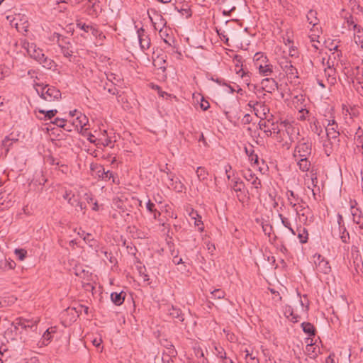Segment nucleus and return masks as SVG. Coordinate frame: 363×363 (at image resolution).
Instances as JSON below:
<instances>
[{
    "label": "nucleus",
    "mask_w": 363,
    "mask_h": 363,
    "mask_svg": "<svg viewBox=\"0 0 363 363\" xmlns=\"http://www.w3.org/2000/svg\"><path fill=\"white\" fill-rule=\"evenodd\" d=\"M56 327H50L48 328L42 336L40 343L42 345H48L52 339L53 334L56 333Z\"/></svg>",
    "instance_id": "nucleus-14"
},
{
    "label": "nucleus",
    "mask_w": 363,
    "mask_h": 363,
    "mask_svg": "<svg viewBox=\"0 0 363 363\" xmlns=\"http://www.w3.org/2000/svg\"><path fill=\"white\" fill-rule=\"evenodd\" d=\"M354 40L357 45H359L363 48V30L360 26L354 24Z\"/></svg>",
    "instance_id": "nucleus-16"
},
{
    "label": "nucleus",
    "mask_w": 363,
    "mask_h": 363,
    "mask_svg": "<svg viewBox=\"0 0 363 363\" xmlns=\"http://www.w3.org/2000/svg\"><path fill=\"white\" fill-rule=\"evenodd\" d=\"M196 216L198 217H195L192 215V218L195 220L194 225L199 227V230L203 231V226H200L202 225L201 218L199 216L198 214H196Z\"/></svg>",
    "instance_id": "nucleus-40"
},
{
    "label": "nucleus",
    "mask_w": 363,
    "mask_h": 363,
    "mask_svg": "<svg viewBox=\"0 0 363 363\" xmlns=\"http://www.w3.org/2000/svg\"><path fill=\"white\" fill-rule=\"evenodd\" d=\"M358 252H359V250H358V247L353 245L352 247V257L355 259H357V257H358Z\"/></svg>",
    "instance_id": "nucleus-52"
},
{
    "label": "nucleus",
    "mask_w": 363,
    "mask_h": 363,
    "mask_svg": "<svg viewBox=\"0 0 363 363\" xmlns=\"http://www.w3.org/2000/svg\"><path fill=\"white\" fill-rule=\"evenodd\" d=\"M286 194L288 197L289 196L290 198H293L295 201H297L298 205H300L301 203H304L303 199H301L297 194H295L293 191H288Z\"/></svg>",
    "instance_id": "nucleus-36"
},
{
    "label": "nucleus",
    "mask_w": 363,
    "mask_h": 363,
    "mask_svg": "<svg viewBox=\"0 0 363 363\" xmlns=\"http://www.w3.org/2000/svg\"><path fill=\"white\" fill-rule=\"evenodd\" d=\"M264 81H266V82H271V83H272V86H271V87H272L273 89H274V87H277V88L278 87V84H277V82L275 80H274L273 79H269V78H267V79H264V80H263V82H264Z\"/></svg>",
    "instance_id": "nucleus-56"
},
{
    "label": "nucleus",
    "mask_w": 363,
    "mask_h": 363,
    "mask_svg": "<svg viewBox=\"0 0 363 363\" xmlns=\"http://www.w3.org/2000/svg\"><path fill=\"white\" fill-rule=\"evenodd\" d=\"M210 107L209 103L207 101L202 100L201 102V108L203 111H206Z\"/></svg>",
    "instance_id": "nucleus-55"
},
{
    "label": "nucleus",
    "mask_w": 363,
    "mask_h": 363,
    "mask_svg": "<svg viewBox=\"0 0 363 363\" xmlns=\"http://www.w3.org/2000/svg\"><path fill=\"white\" fill-rule=\"evenodd\" d=\"M351 213L353 217V221L359 225L361 229H363V216L361 211L359 208L351 206Z\"/></svg>",
    "instance_id": "nucleus-15"
},
{
    "label": "nucleus",
    "mask_w": 363,
    "mask_h": 363,
    "mask_svg": "<svg viewBox=\"0 0 363 363\" xmlns=\"http://www.w3.org/2000/svg\"><path fill=\"white\" fill-rule=\"evenodd\" d=\"M314 263L317 272L328 274L331 271V267L329 262L320 255H315L314 256Z\"/></svg>",
    "instance_id": "nucleus-5"
},
{
    "label": "nucleus",
    "mask_w": 363,
    "mask_h": 363,
    "mask_svg": "<svg viewBox=\"0 0 363 363\" xmlns=\"http://www.w3.org/2000/svg\"><path fill=\"white\" fill-rule=\"evenodd\" d=\"M137 35L141 50H147L150 46V39L145 30L143 28H138L137 30Z\"/></svg>",
    "instance_id": "nucleus-7"
},
{
    "label": "nucleus",
    "mask_w": 363,
    "mask_h": 363,
    "mask_svg": "<svg viewBox=\"0 0 363 363\" xmlns=\"http://www.w3.org/2000/svg\"><path fill=\"white\" fill-rule=\"evenodd\" d=\"M298 238L301 243H306L308 239V233L306 228H298Z\"/></svg>",
    "instance_id": "nucleus-26"
},
{
    "label": "nucleus",
    "mask_w": 363,
    "mask_h": 363,
    "mask_svg": "<svg viewBox=\"0 0 363 363\" xmlns=\"http://www.w3.org/2000/svg\"><path fill=\"white\" fill-rule=\"evenodd\" d=\"M215 354L218 357L220 358L221 359L226 356V354L223 349L221 347L218 346L215 347Z\"/></svg>",
    "instance_id": "nucleus-39"
},
{
    "label": "nucleus",
    "mask_w": 363,
    "mask_h": 363,
    "mask_svg": "<svg viewBox=\"0 0 363 363\" xmlns=\"http://www.w3.org/2000/svg\"><path fill=\"white\" fill-rule=\"evenodd\" d=\"M309 157H297L295 158L298 160L297 164L302 172H308L311 167V162L308 160Z\"/></svg>",
    "instance_id": "nucleus-18"
},
{
    "label": "nucleus",
    "mask_w": 363,
    "mask_h": 363,
    "mask_svg": "<svg viewBox=\"0 0 363 363\" xmlns=\"http://www.w3.org/2000/svg\"><path fill=\"white\" fill-rule=\"evenodd\" d=\"M72 192L71 191H66L65 194L63 195V198L67 201V202L69 203V199H71V196H72Z\"/></svg>",
    "instance_id": "nucleus-59"
},
{
    "label": "nucleus",
    "mask_w": 363,
    "mask_h": 363,
    "mask_svg": "<svg viewBox=\"0 0 363 363\" xmlns=\"http://www.w3.org/2000/svg\"><path fill=\"white\" fill-rule=\"evenodd\" d=\"M173 262L175 264H179L183 262L182 261V258H178L177 257H174L173 259Z\"/></svg>",
    "instance_id": "nucleus-63"
},
{
    "label": "nucleus",
    "mask_w": 363,
    "mask_h": 363,
    "mask_svg": "<svg viewBox=\"0 0 363 363\" xmlns=\"http://www.w3.org/2000/svg\"><path fill=\"white\" fill-rule=\"evenodd\" d=\"M77 27L78 28L82 30L85 33H89V29H91V26L86 25V23H83L82 21H78L77 23Z\"/></svg>",
    "instance_id": "nucleus-38"
},
{
    "label": "nucleus",
    "mask_w": 363,
    "mask_h": 363,
    "mask_svg": "<svg viewBox=\"0 0 363 363\" xmlns=\"http://www.w3.org/2000/svg\"><path fill=\"white\" fill-rule=\"evenodd\" d=\"M225 86H226L225 91L228 93H233L234 91H235V87H238V86L235 84L233 86L225 84Z\"/></svg>",
    "instance_id": "nucleus-50"
},
{
    "label": "nucleus",
    "mask_w": 363,
    "mask_h": 363,
    "mask_svg": "<svg viewBox=\"0 0 363 363\" xmlns=\"http://www.w3.org/2000/svg\"><path fill=\"white\" fill-rule=\"evenodd\" d=\"M337 223H338V228H342V227H345V224H344L343 217L340 214L337 215Z\"/></svg>",
    "instance_id": "nucleus-53"
},
{
    "label": "nucleus",
    "mask_w": 363,
    "mask_h": 363,
    "mask_svg": "<svg viewBox=\"0 0 363 363\" xmlns=\"http://www.w3.org/2000/svg\"><path fill=\"white\" fill-rule=\"evenodd\" d=\"M15 141L14 139L10 138L9 137H6L1 142V148L4 149V152H1V155L4 154L5 155L8 153L9 150V147L13 144Z\"/></svg>",
    "instance_id": "nucleus-21"
},
{
    "label": "nucleus",
    "mask_w": 363,
    "mask_h": 363,
    "mask_svg": "<svg viewBox=\"0 0 363 363\" xmlns=\"http://www.w3.org/2000/svg\"><path fill=\"white\" fill-rule=\"evenodd\" d=\"M326 363H335V354L330 353V355L325 359Z\"/></svg>",
    "instance_id": "nucleus-54"
},
{
    "label": "nucleus",
    "mask_w": 363,
    "mask_h": 363,
    "mask_svg": "<svg viewBox=\"0 0 363 363\" xmlns=\"http://www.w3.org/2000/svg\"><path fill=\"white\" fill-rule=\"evenodd\" d=\"M280 66L291 79L298 78L297 69L294 67L291 61L285 59L280 62Z\"/></svg>",
    "instance_id": "nucleus-6"
},
{
    "label": "nucleus",
    "mask_w": 363,
    "mask_h": 363,
    "mask_svg": "<svg viewBox=\"0 0 363 363\" xmlns=\"http://www.w3.org/2000/svg\"><path fill=\"white\" fill-rule=\"evenodd\" d=\"M302 329L305 333L309 336H314L315 335V329L313 324L308 322H303L301 324Z\"/></svg>",
    "instance_id": "nucleus-20"
},
{
    "label": "nucleus",
    "mask_w": 363,
    "mask_h": 363,
    "mask_svg": "<svg viewBox=\"0 0 363 363\" xmlns=\"http://www.w3.org/2000/svg\"><path fill=\"white\" fill-rule=\"evenodd\" d=\"M39 112L40 113L45 114V118L46 119H51L57 113V111L56 109H52L49 111L40 110Z\"/></svg>",
    "instance_id": "nucleus-34"
},
{
    "label": "nucleus",
    "mask_w": 363,
    "mask_h": 363,
    "mask_svg": "<svg viewBox=\"0 0 363 363\" xmlns=\"http://www.w3.org/2000/svg\"><path fill=\"white\" fill-rule=\"evenodd\" d=\"M253 63L255 69H258L259 74L264 77H268L273 72V66L269 62L267 55L257 52L253 56Z\"/></svg>",
    "instance_id": "nucleus-2"
},
{
    "label": "nucleus",
    "mask_w": 363,
    "mask_h": 363,
    "mask_svg": "<svg viewBox=\"0 0 363 363\" xmlns=\"http://www.w3.org/2000/svg\"><path fill=\"white\" fill-rule=\"evenodd\" d=\"M197 177L199 180L203 181L207 179V176L208 174V172L206 170L204 167H199L196 171Z\"/></svg>",
    "instance_id": "nucleus-32"
},
{
    "label": "nucleus",
    "mask_w": 363,
    "mask_h": 363,
    "mask_svg": "<svg viewBox=\"0 0 363 363\" xmlns=\"http://www.w3.org/2000/svg\"><path fill=\"white\" fill-rule=\"evenodd\" d=\"M311 130L313 133H316L318 135H320L322 133V128L319 125L318 122H314L313 125H311Z\"/></svg>",
    "instance_id": "nucleus-41"
},
{
    "label": "nucleus",
    "mask_w": 363,
    "mask_h": 363,
    "mask_svg": "<svg viewBox=\"0 0 363 363\" xmlns=\"http://www.w3.org/2000/svg\"><path fill=\"white\" fill-rule=\"evenodd\" d=\"M168 313H169V315L172 316L173 318H177L181 322H182L184 320V316L182 314L180 309L175 308L174 306H172L168 310Z\"/></svg>",
    "instance_id": "nucleus-22"
},
{
    "label": "nucleus",
    "mask_w": 363,
    "mask_h": 363,
    "mask_svg": "<svg viewBox=\"0 0 363 363\" xmlns=\"http://www.w3.org/2000/svg\"><path fill=\"white\" fill-rule=\"evenodd\" d=\"M150 19L155 30H159L160 29L164 28L167 22L161 14L155 13L153 17H150Z\"/></svg>",
    "instance_id": "nucleus-12"
},
{
    "label": "nucleus",
    "mask_w": 363,
    "mask_h": 363,
    "mask_svg": "<svg viewBox=\"0 0 363 363\" xmlns=\"http://www.w3.org/2000/svg\"><path fill=\"white\" fill-rule=\"evenodd\" d=\"M338 125L334 121H329L325 128L326 135L328 140L337 139L340 135V132L337 130Z\"/></svg>",
    "instance_id": "nucleus-10"
},
{
    "label": "nucleus",
    "mask_w": 363,
    "mask_h": 363,
    "mask_svg": "<svg viewBox=\"0 0 363 363\" xmlns=\"http://www.w3.org/2000/svg\"><path fill=\"white\" fill-rule=\"evenodd\" d=\"M354 140L358 150L359 149H363V131H360V128H359L357 132L356 133Z\"/></svg>",
    "instance_id": "nucleus-29"
},
{
    "label": "nucleus",
    "mask_w": 363,
    "mask_h": 363,
    "mask_svg": "<svg viewBox=\"0 0 363 363\" xmlns=\"http://www.w3.org/2000/svg\"><path fill=\"white\" fill-rule=\"evenodd\" d=\"M279 217H280V218L281 220V223L284 225V227H286L289 229L291 227V223L289 220V219L284 217L281 214H279Z\"/></svg>",
    "instance_id": "nucleus-44"
},
{
    "label": "nucleus",
    "mask_w": 363,
    "mask_h": 363,
    "mask_svg": "<svg viewBox=\"0 0 363 363\" xmlns=\"http://www.w3.org/2000/svg\"><path fill=\"white\" fill-rule=\"evenodd\" d=\"M111 298L113 303L117 306H121L124 301V296L121 293L113 292L111 294Z\"/></svg>",
    "instance_id": "nucleus-25"
},
{
    "label": "nucleus",
    "mask_w": 363,
    "mask_h": 363,
    "mask_svg": "<svg viewBox=\"0 0 363 363\" xmlns=\"http://www.w3.org/2000/svg\"><path fill=\"white\" fill-rule=\"evenodd\" d=\"M324 147H325V154L328 156L330 155V154L332 153L331 143L328 142V144L325 143L324 144Z\"/></svg>",
    "instance_id": "nucleus-47"
},
{
    "label": "nucleus",
    "mask_w": 363,
    "mask_h": 363,
    "mask_svg": "<svg viewBox=\"0 0 363 363\" xmlns=\"http://www.w3.org/2000/svg\"><path fill=\"white\" fill-rule=\"evenodd\" d=\"M223 362L222 363H233V361L231 359L228 358L226 356L222 359Z\"/></svg>",
    "instance_id": "nucleus-64"
},
{
    "label": "nucleus",
    "mask_w": 363,
    "mask_h": 363,
    "mask_svg": "<svg viewBox=\"0 0 363 363\" xmlns=\"http://www.w3.org/2000/svg\"><path fill=\"white\" fill-rule=\"evenodd\" d=\"M53 123L60 128H64L65 126V121L62 118H56Z\"/></svg>",
    "instance_id": "nucleus-43"
},
{
    "label": "nucleus",
    "mask_w": 363,
    "mask_h": 363,
    "mask_svg": "<svg viewBox=\"0 0 363 363\" xmlns=\"http://www.w3.org/2000/svg\"><path fill=\"white\" fill-rule=\"evenodd\" d=\"M96 174L98 177L104 180H109L113 177V173L109 170H106L102 166L96 168Z\"/></svg>",
    "instance_id": "nucleus-17"
},
{
    "label": "nucleus",
    "mask_w": 363,
    "mask_h": 363,
    "mask_svg": "<svg viewBox=\"0 0 363 363\" xmlns=\"http://www.w3.org/2000/svg\"><path fill=\"white\" fill-rule=\"evenodd\" d=\"M92 342L94 345H95L96 347H99L101 343V338H95L94 340H93Z\"/></svg>",
    "instance_id": "nucleus-60"
},
{
    "label": "nucleus",
    "mask_w": 363,
    "mask_h": 363,
    "mask_svg": "<svg viewBox=\"0 0 363 363\" xmlns=\"http://www.w3.org/2000/svg\"><path fill=\"white\" fill-rule=\"evenodd\" d=\"M167 350H168V355L166 357H163L162 360L167 361V362H169L172 357H175L177 352L174 350V346L172 345H170L169 348H167Z\"/></svg>",
    "instance_id": "nucleus-33"
},
{
    "label": "nucleus",
    "mask_w": 363,
    "mask_h": 363,
    "mask_svg": "<svg viewBox=\"0 0 363 363\" xmlns=\"http://www.w3.org/2000/svg\"><path fill=\"white\" fill-rule=\"evenodd\" d=\"M35 89L40 96L47 101L58 100L61 97L60 91L52 86L37 84Z\"/></svg>",
    "instance_id": "nucleus-3"
},
{
    "label": "nucleus",
    "mask_w": 363,
    "mask_h": 363,
    "mask_svg": "<svg viewBox=\"0 0 363 363\" xmlns=\"http://www.w3.org/2000/svg\"><path fill=\"white\" fill-rule=\"evenodd\" d=\"M285 316L294 323H297L300 316L294 312V309L291 306H286L284 309Z\"/></svg>",
    "instance_id": "nucleus-19"
},
{
    "label": "nucleus",
    "mask_w": 363,
    "mask_h": 363,
    "mask_svg": "<svg viewBox=\"0 0 363 363\" xmlns=\"http://www.w3.org/2000/svg\"><path fill=\"white\" fill-rule=\"evenodd\" d=\"M327 64H328V67L325 69V77L327 78V81L330 84V85H334L335 84H336V77H335V73H336V71H335V69H334L333 67V62H332V64L330 62V61L328 60L327 62Z\"/></svg>",
    "instance_id": "nucleus-11"
},
{
    "label": "nucleus",
    "mask_w": 363,
    "mask_h": 363,
    "mask_svg": "<svg viewBox=\"0 0 363 363\" xmlns=\"http://www.w3.org/2000/svg\"><path fill=\"white\" fill-rule=\"evenodd\" d=\"M61 52L63 54V55L66 57L72 56V52L69 50L68 48L61 47Z\"/></svg>",
    "instance_id": "nucleus-45"
},
{
    "label": "nucleus",
    "mask_w": 363,
    "mask_h": 363,
    "mask_svg": "<svg viewBox=\"0 0 363 363\" xmlns=\"http://www.w3.org/2000/svg\"><path fill=\"white\" fill-rule=\"evenodd\" d=\"M14 253L19 260L23 261L26 256L27 252L23 249H16Z\"/></svg>",
    "instance_id": "nucleus-35"
},
{
    "label": "nucleus",
    "mask_w": 363,
    "mask_h": 363,
    "mask_svg": "<svg viewBox=\"0 0 363 363\" xmlns=\"http://www.w3.org/2000/svg\"><path fill=\"white\" fill-rule=\"evenodd\" d=\"M288 201L289 202V204L292 206V208L295 210V208H298V203H294L292 201H291V199L289 196L288 198Z\"/></svg>",
    "instance_id": "nucleus-62"
},
{
    "label": "nucleus",
    "mask_w": 363,
    "mask_h": 363,
    "mask_svg": "<svg viewBox=\"0 0 363 363\" xmlns=\"http://www.w3.org/2000/svg\"><path fill=\"white\" fill-rule=\"evenodd\" d=\"M82 237H83L84 240L87 242H89L93 240L92 236L89 233H85L84 232H83Z\"/></svg>",
    "instance_id": "nucleus-48"
},
{
    "label": "nucleus",
    "mask_w": 363,
    "mask_h": 363,
    "mask_svg": "<svg viewBox=\"0 0 363 363\" xmlns=\"http://www.w3.org/2000/svg\"><path fill=\"white\" fill-rule=\"evenodd\" d=\"M261 227L264 234L269 236L272 231V225L268 223H264V222H261Z\"/></svg>",
    "instance_id": "nucleus-37"
},
{
    "label": "nucleus",
    "mask_w": 363,
    "mask_h": 363,
    "mask_svg": "<svg viewBox=\"0 0 363 363\" xmlns=\"http://www.w3.org/2000/svg\"><path fill=\"white\" fill-rule=\"evenodd\" d=\"M38 320H29L26 319H17L16 321L15 328L18 330L20 328L21 329L27 330L30 328L33 331H36L37 330V324Z\"/></svg>",
    "instance_id": "nucleus-8"
},
{
    "label": "nucleus",
    "mask_w": 363,
    "mask_h": 363,
    "mask_svg": "<svg viewBox=\"0 0 363 363\" xmlns=\"http://www.w3.org/2000/svg\"><path fill=\"white\" fill-rule=\"evenodd\" d=\"M155 207V204L150 201L149 200L147 203H146V208L147 209L148 211L150 212H153L154 210H155L154 208Z\"/></svg>",
    "instance_id": "nucleus-51"
},
{
    "label": "nucleus",
    "mask_w": 363,
    "mask_h": 363,
    "mask_svg": "<svg viewBox=\"0 0 363 363\" xmlns=\"http://www.w3.org/2000/svg\"><path fill=\"white\" fill-rule=\"evenodd\" d=\"M158 31H159L161 38L163 39L164 43H166L169 46H171L172 45V43L170 42L171 39L169 38V34L168 33V30L167 28H165V29L162 28V29L159 30Z\"/></svg>",
    "instance_id": "nucleus-31"
},
{
    "label": "nucleus",
    "mask_w": 363,
    "mask_h": 363,
    "mask_svg": "<svg viewBox=\"0 0 363 363\" xmlns=\"http://www.w3.org/2000/svg\"><path fill=\"white\" fill-rule=\"evenodd\" d=\"M312 144L308 140L302 138L299 140L293 152V157H309L311 155Z\"/></svg>",
    "instance_id": "nucleus-4"
},
{
    "label": "nucleus",
    "mask_w": 363,
    "mask_h": 363,
    "mask_svg": "<svg viewBox=\"0 0 363 363\" xmlns=\"http://www.w3.org/2000/svg\"><path fill=\"white\" fill-rule=\"evenodd\" d=\"M88 123V118L87 117L82 114V113H79V114L77 116V117L74 119L72 124L74 125L77 128H80L81 129H85L86 125Z\"/></svg>",
    "instance_id": "nucleus-13"
},
{
    "label": "nucleus",
    "mask_w": 363,
    "mask_h": 363,
    "mask_svg": "<svg viewBox=\"0 0 363 363\" xmlns=\"http://www.w3.org/2000/svg\"><path fill=\"white\" fill-rule=\"evenodd\" d=\"M339 238L343 243H349L350 237L346 227L339 228Z\"/></svg>",
    "instance_id": "nucleus-24"
},
{
    "label": "nucleus",
    "mask_w": 363,
    "mask_h": 363,
    "mask_svg": "<svg viewBox=\"0 0 363 363\" xmlns=\"http://www.w3.org/2000/svg\"><path fill=\"white\" fill-rule=\"evenodd\" d=\"M38 62L46 69H51L55 65V62L52 60L45 57V55L38 61Z\"/></svg>",
    "instance_id": "nucleus-27"
},
{
    "label": "nucleus",
    "mask_w": 363,
    "mask_h": 363,
    "mask_svg": "<svg viewBox=\"0 0 363 363\" xmlns=\"http://www.w3.org/2000/svg\"><path fill=\"white\" fill-rule=\"evenodd\" d=\"M306 18H307L308 22L310 24L313 25V26H316L319 22V20L317 18V12L315 11L310 10L308 12Z\"/></svg>",
    "instance_id": "nucleus-23"
},
{
    "label": "nucleus",
    "mask_w": 363,
    "mask_h": 363,
    "mask_svg": "<svg viewBox=\"0 0 363 363\" xmlns=\"http://www.w3.org/2000/svg\"><path fill=\"white\" fill-rule=\"evenodd\" d=\"M156 89L158 90V94L159 95L162 97V98H167V97H170L171 95L169 94L168 93L164 91H162L160 87L158 86H156Z\"/></svg>",
    "instance_id": "nucleus-49"
},
{
    "label": "nucleus",
    "mask_w": 363,
    "mask_h": 363,
    "mask_svg": "<svg viewBox=\"0 0 363 363\" xmlns=\"http://www.w3.org/2000/svg\"><path fill=\"white\" fill-rule=\"evenodd\" d=\"M25 48L30 57L35 60L37 62H38L44 55L43 50L37 48L34 43H28L26 45H25Z\"/></svg>",
    "instance_id": "nucleus-9"
},
{
    "label": "nucleus",
    "mask_w": 363,
    "mask_h": 363,
    "mask_svg": "<svg viewBox=\"0 0 363 363\" xmlns=\"http://www.w3.org/2000/svg\"><path fill=\"white\" fill-rule=\"evenodd\" d=\"M250 155H251V162L253 161V162H251V167H252L255 170L262 172L263 168L259 166V157H258L257 155H255L253 151H251Z\"/></svg>",
    "instance_id": "nucleus-28"
},
{
    "label": "nucleus",
    "mask_w": 363,
    "mask_h": 363,
    "mask_svg": "<svg viewBox=\"0 0 363 363\" xmlns=\"http://www.w3.org/2000/svg\"><path fill=\"white\" fill-rule=\"evenodd\" d=\"M295 211L297 215L302 217L303 222L306 223L308 220V212L306 211V208L300 204L298 205V208H295Z\"/></svg>",
    "instance_id": "nucleus-30"
},
{
    "label": "nucleus",
    "mask_w": 363,
    "mask_h": 363,
    "mask_svg": "<svg viewBox=\"0 0 363 363\" xmlns=\"http://www.w3.org/2000/svg\"><path fill=\"white\" fill-rule=\"evenodd\" d=\"M74 207L79 208L80 211H83L85 208V206L79 201L77 202Z\"/></svg>",
    "instance_id": "nucleus-61"
},
{
    "label": "nucleus",
    "mask_w": 363,
    "mask_h": 363,
    "mask_svg": "<svg viewBox=\"0 0 363 363\" xmlns=\"http://www.w3.org/2000/svg\"><path fill=\"white\" fill-rule=\"evenodd\" d=\"M231 169V167L230 165H225V174H226V176H227V178L228 180H230V177H231V174H230V170Z\"/></svg>",
    "instance_id": "nucleus-58"
},
{
    "label": "nucleus",
    "mask_w": 363,
    "mask_h": 363,
    "mask_svg": "<svg viewBox=\"0 0 363 363\" xmlns=\"http://www.w3.org/2000/svg\"><path fill=\"white\" fill-rule=\"evenodd\" d=\"M78 201V197L73 194H72L71 199H69L68 203L70 204L72 206H75Z\"/></svg>",
    "instance_id": "nucleus-46"
},
{
    "label": "nucleus",
    "mask_w": 363,
    "mask_h": 363,
    "mask_svg": "<svg viewBox=\"0 0 363 363\" xmlns=\"http://www.w3.org/2000/svg\"><path fill=\"white\" fill-rule=\"evenodd\" d=\"M251 184L253 185L254 188L255 189H257L259 186L261 185V183H260V180L258 179L257 177L255 178V179H254Z\"/></svg>",
    "instance_id": "nucleus-57"
},
{
    "label": "nucleus",
    "mask_w": 363,
    "mask_h": 363,
    "mask_svg": "<svg viewBox=\"0 0 363 363\" xmlns=\"http://www.w3.org/2000/svg\"><path fill=\"white\" fill-rule=\"evenodd\" d=\"M267 111H269V108L262 102L256 101L251 104V123L253 126L257 128L259 125L260 129H262V125L265 126V121L263 119Z\"/></svg>",
    "instance_id": "nucleus-1"
},
{
    "label": "nucleus",
    "mask_w": 363,
    "mask_h": 363,
    "mask_svg": "<svg viewBox=\"0 0 363 363\" xmlns=\"http://www.w3.org/2000/svg\"><path fill=\"white\" fill-rule=\"evenodd\" d=\"M212 296L216 298H218V299H220L224 297V291H223L222 290L220 289H216V290H214L212 293H211Z\"/></svg>",
    "instance_id": "nucleus-42"
}]
</instances>
